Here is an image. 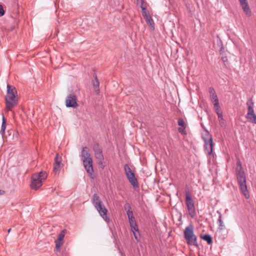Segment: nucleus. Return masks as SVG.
<instances>
[{
  "label": "nucleus",
  "mask_w": 256,
  "mask_h": 256,
  "mask_svg": "<svg viewBox=\"0 0 256 256\" xmlns=\"http://www.w3.org/2000/svg\"><path fill=\"white\" fill-rule=\"evenodd\" d=\"M86 147H84L81 152L82 160L87 172L92 178L94 169L92 166V160L90 154L87 150Z\"/></svg>",
  "instance_id": "20e7f679"
},
{
  "label": "nucleus",
  "mask_w": 256,
  "mask_h": 256,
  "mask_svg": "<svg viewBox=\"0 0 256 256\" xmlns=\"http://www.w3.org/2000/svg\"><path fill=\"white\" fill-rule=\"evenodd\" d=\"M202 238L207 242L208 244H210L212 242V240L211 236L209 234H205L202 236Z\"/></svg>",
  "instance_id": "412c9836"
},
{
  "label": "nucleus",
  "mask_w": 256,
  "mask_h": 256,
  "mask_svg": "<svg viewBox=\"0 0 256 256\" xmlns=\"http://www.w3.org/2000/svg\"><path fill=\"white\" fill-rule=\"evenodd\" d=\"M124 170L129 182L132 186L133 188H138V180L135 176L134 174L132 172L131 168L128 164H124Z\"/></svg>",
  "instance_id": "0eeeda50"
},
{
  "label": "nucleus",
  "mask_w": 256,
  "mask_h": 256,
  "mask_svg": "<svg viewBox=\"0 0 256 256\" xmlns=\"http://www.w3.org/2000/svg\"><path fill=\"white\" fill-rule=\"evenodd\" d=\"M6 128V120L4 118V114H2V124L1 130H0V133L2 135H3L4 134Z\"/></svg>",
  "instance_id": "6ab92c4d"
},
{
  "label": "nucleus",
  "mask_w": 256,
  "mask_h": 256,
  "mask_svg": "<svg viewBox=\"0 0 256 256\" xmlns=\"http://www.w3.org/2000/svg\"><path fill=\"white\" fill-rule=\"evenodd\" d=\"M7 92L5 98L6 108L8 110H12V108L17 104V100L16 98V90L14 87L7 84Z\"/></svg>",
  "instance_id": "f03ea898"
},
{
  "label": "nucleus",
  "mask_w": 256,
  "mask_h": 256,
  "mask_svg": "<svg viewBox=\"0 0 256 256\" xmlns=\"http://www.w3.org/2000/svg\"><path fill=\"white\" fill-rule=\"evenodd\" d=\"M92 202L100 215L106 221H107V220H109V218L107 216L108 210L106 208L100 197L96 194H94L93 195Z\"/></svg>",
  "instance_id": "7ed1b4c3"
},
{
  "label": "nucleus",
  "mask_w": 256,
  "mask_h": 256,
  "mask_svg": "<svg viewBox=\"0 0 256 256\" xmlns=\"http://www.w3.org/2000/svg\"><path fill=\"white\" fill-rule=\"evenodd\" d=\"M141 8H142V14L144 18L150 16L147 10L145 7H144L142 6Z\"/></svg>",
  "instance_id": "5701e85b"
},
{
  "label": "nucleus",
  "mask_w": 256,
  "mask_h": 256,
  "mask_svg": "<svg viewBox=\"0 0 256 256\" xmlns=\"http://www.w3.org/2000/svg\"><path fill=\"white\" fill-rule=\"evenodd\" d=\"M47 177L46 172H40L39 173L34 174L32 176L31 188L34 190H37L42 186V182Z\"/></svg>",
  "instance_id": "39448f33"
},
{
  "label": "nucleus",
  "mask_w": 256,
  "mask_h": 256,
  "mask_svg": "<svg viewBox=\"0 0 256 256\" xmlns=\"http://www.w3.org/2000/svg\"><path fill=\"white\" fill-rule=\"evenodd\" d=\"M178 124L181 127L178 128V131L179 132L182 134H186L185 129L186 128V124L184 120L182 118H179L178 120Z\"/></svg>",
  "instance_id": "2eb2a0df"
},
{
  "label": "nucleus",
  "mask_w": 256,
  "mask_h": 256,
  "mask_svg": "<svg viewBox=\"0 0 256 256\" xmlns=\"http://www.w3.org/2000/svg\"><path fill=\"white\" fill-rule=\"evenodd\" d=\"M236 165V178L240 190L245 198H250V194L246 184V174L240 160H237Z\"/></svg>",
  "instance_id": "f257e3e1"
},
{
  "label": "nucleus",
  "mask_w": 256,
  "mask_h": 256,
  "mask_svg": "<svg viewBox=\"0 0 256 256\" xmlns=\"http://www.w3.org/2000/svg\"><path fill=\"white\" fill-rule=\"evenodd\" d=\"M126 214L128 216V218L134 217V214L132 211V210H127Z\"/></svg>",
  "instance_id": "c85d7f7f"
},
{
  "label": "nucleus",
  "mask_w": 256,
  "mask_h": 256,
  "mask_svg": "<svg viewBox=\"0 0 256 256\" xmlns=\"http://www.w3.org/2000/svg\"><path fill=\"white\" fill-rule=\"evenodd\" d=\"M186 204L188 211L189 215L193 218L196 215L195 206L191 194L189 192H186Z\"/></svg>",
  "instance_id": "1a4fd4ad"
},
{
  "label": "nucleus",
  "mask_w": 256,
  "mask_h": 256,
  "mask_svg": "<svg viewBox=\"0 0 256 256\" xmlns=\"http://www.w3.org/2000/svg\"><path fill=\"white\" fill-rule=\"evenodd\" d=\"M61 166L58 164H54L53 171L55 174H58L59 173V172L60 170Z\"/></svg>",
  "instance_id": "b1692460"
},
{
  "label": "nucleus",
  "mask_w": 256,
  "mask_h": 256,
  "mask_svg": "<svg viewBox=\"0 0 256 256\" xmlns=\"http://www.w3.org/2000/svg\"><path fill=\"white\" fill-rule=\"evenodd\" d=\"M56 243V252H60V249L62 245L63 244L62 241H59L58 240H56L55 242Z\"/></svg>",
  "instance_id": "4be33fe9"
},
{
  "label": "nucleus",
  "mask_w": 256,
  "mask_h": 256,
  "mask_svg": "<svg viewBox=\"0 0 256 256\" xmlns=\"http://www.w3.org/2000/svg\"><path fill=\"white\" fill-rule=\"evenodd\" d=\"M218 212L220 214V216H219V217H218V225H219V229H220V230H222L224 228V222L222 220V216L220 214V212Z\"/></svg>",
  "instance_id": "aec40b11"
},
{
  "label": "nucleus",
  "mask_w": 256,
  "mask_h": 256,
  "mask_svg": "<svg viewBox=\"0 0 256 256\" xmlns=\"http://www.w3.org/2000/svg\"><path fill=\"white\" fill-rule=\"evenodd\" d=\"M4 12L2 6L0 5V16H3L4 14Z\"/></svg>",
  "instance_id": "7c9ffc66"
},
{
  "label": "nucleus",
  "mask_w": 256,
  "mask_h": 256,
  "mask_svg": "<svg viewBox=\"0 0 256 256\" xmlns=\"http://www.w3.org/2000/svg\"><path fill=\"white\" fill-rule=\"evenodd\" d=\"M66 105L68 108H76L78 106L76 96L74 94H70L66 100Z\"/></svg>",
  "instance_id": "f8f14e48"
},
{
  "label": "nucleus",
  "mask_w": 256,
  "mask_h": 256,
  "mask_svg": "<svg viewBox=\"0 0 256 256\" xmlns=\"http://www.w3.org/2000/svg\"><path fill=\"white\" fill-rule=\"evenodd\" d=\"M214 108H215V111H216V114H220V113L222 112L220 110V106H218V107H214Z\"/></svg>",
  "instance_id": "2f4dec72"
},
{
  "label": "nucleus",
  "mask_w": 256,
  "mask_h": 256,
  "mask_svg": "<svg viewBox=\"0 0 256 256\" xmlns=\"http://www.w3.org/2000/svg\"><path fill=\"white\" fill-rule=\"evenodd\" d=\"M65 236V230H63L61 232L58 234V238L57 240L59 241H62Z\"/></svg>",
  "instance_id": "393cba45"
},
{
  "label": "nucleus",
  "mask_w": 256,
  "mask_h": 256,
  "mask_svg": "<svg viewBox=\"0 0 256 256\" xmlns=\"http://www.w3.org/2000/svg\"><path fill=\"white\" fill-rule=\"evenodd\" d=\"M204 147L208 154H211L213 150L212 138L210 137L208 140H204Z\"/></svg>",
  "instance_id": "ddd939ff"
},
{
  "label": "nucleus",
  "mask_w": 256,
  "mask_h": 256,
  "mask_svg": "<svg viewBox=\"0 0 256 256\" xmlns=\"http://www.w3.org/2000/svg\"><path fill=\"white\" fill-rule=\"evenodd\" d=\"M10 230H11V228L8 229V233H10Z\"/></svg>",
  "instance_id": "72a5a7b5"
},
{
  "label": "nucleus",
  "mask_w": 256,
  "mask_h": 256,
  "mask_svg": "<svg viewBox=\"0 0 256 256\" xmlns=\"http://www.w3.org/2000/svg\"><path fill=\"white\" fill-rule=\"evenodd\" d=\"M221 58L222 62H226L228 61V58L226 56H222Z\"/></svg>",
  "instance_id": "473e14b6"
},
{
  "label": "nucleus",
  "mask_w": 256,
  "mask_h": 256,
  "mask_svg": "<svg viewBox=\"0 0 256 256\" xmlns=\"http://www.w3.org/2000/svg\"><path fill=\"white\" fill-rule=\"evenodd\" d=\"M94 80H93V86L94 88V90L96 92H99L100 82H98V80L96 74H94Z\"/></svg>",
  "instance_id": "dca6fc26"
},
{
  "label": "nucleus",
  "mask_w": 256,
  "mask_h": 256,
  "mask_svg": "<svg viewBox=\"0 0 256 256\" xmlns=\"http://www.w3.org/2000/svg\"><path fill=\"white\" fill-rule=\"evenodd\" d=\"M94 156L98 161V164L102 169H104L105 167V164L102 150L99 148L98 146H94Z\"/></svg>",
  "instance_id": "9d476101"
},
{
  "label": "nucleus",
  "mask_w": 256,
  "mask_h": 256,
  "mask_svg": "<svg viewBox=\"0 0 256 256\" xmlns=\"http://www.w3.org/2000/svg\"><path fill=\"white\" fill-rule=\"evenodd\" d=\"M184 237L188 244L198 246L196 236L194 233V226L190 224L186 226L184 231Z\"/></svg>",
  "instance_id": "423d86ee"
},
{
  "label": "nucleus",
  "mask_w": 256,
  "mask_h": 256,
  "mask_svg": "<svg viewBox=\"0 0 256 256\" xmlns=\"http://www.w3.org/2000/svg\"><path fill=\"white\" fill-rule=\"evenodd\" d=\"M54 164H58L62 166L61 160L60 158H58V155L56 154L54 158Z\"/></svg>",
  "instance_id": "a878e982"
},
{
  "label": "nucleus",
  "mask_w": 256,
  "mask_h": 256,
  "mask_svg": "<svg viewBox=\"0 0 256 256\" xmlns=\"http://www.w3.org/2000/svg\"><path fill=\"white\" fill-rule=\"evenodd\" d=\"M144 19L147 24H149L150 28L154 30V24L150 16L144 18Z\"/></svg>",
  "instance_id": "a211bd4d"
},
{
  "label": "nucleus",
  "mask_w": 256,
  "mask_h": 256,
  "mask_svg": "<svg viewBox=\"0 0 256 256\" xmlns=\"http://www.w3.org/2000/svg\"><path fill=\"white\" fill-rule=\"evenodd\" d=\"M212 102L213 103L214 107H218V106H220L218 98L212 100Z\"/></svg>",
  "instance_id": "cd10ccee"
},
{
  "label": "nucleus",
  "mask_w": 256,
  "mask_h": 256,
  "mask_svg": "<svg viewBox=\"0 0 256 256\" xmlns=\"http://www.w3.org/2000/svg\"><path fill=\"white\" fill-rule=\"evenodd\" d=\"M124 209L126 210H132V208L129 204H126L124 206Z\"/></svg>",
  "instance_id": "c756f323"
},
{
  "label": "nucleus",
  "mask_w": 256,
  "mask_h": 256,
  "mask_svg": "<svg viewBox=\"0 0 256 256\" xmlns=\"http://www.w3.org/2000/svg\"><path fill=\"white\" fill-rule=\"evenodd\" d=\"M240 4L243 9L244 12L248 16H251V11L248 6V2L246 0H239Z\"/></svg>",
  "instance_id": "4468645a"
},
{
  "label": "nucleus",
  "mask_w": 256,
  "mask_h": 256,
  "mask_svg": "<svg viewBox=\"0 0 256 256\" xmlns=\"http://www.w3.org/2000/svg\"><path fill=\"white\" fill-rule=\"evenodd\" d=\"M128 218L131 230L134 235V238L137 241H138L140 238V233L135 218L134 216Z\"/></svg>",
  "instance_id": "9b49d317"
},
{
  "label": "nucleus",
  "mask_w": 256,
  "mask_h": 256,
  "mask_svg": "<svg viewBox=\"0 0 256 256\" xmlns=\"http://www.w3.org/2000/svg\"><path fill=\"white\" fill-rule=\"evenodd\" d=\"M218 115V120L220 122V123H224V118H223V116H222V113H220V114H217Z\"/></svg>",
  "instance_id": "bb28decb"
},
{
  "label": "nucleus",
  "mask_w": 256,
  "mask_h": 256,
  "mask_svg": "<svg viewBox=\"0 0 256 256\" xmlns=\"http://www.w3.org/2000/svg\"><path fill=\"white\" fill-rule=\"evenodd\" d=\"M248 113L246 118L249 120L252 123L256 124V115L254 111V103L252 98L248 100L246 102Z\"/></svg>",
  "instance_id": "6e6552de"
},
{
  "label": "nucleus",
  "mask_w": 256,
  "mask_h": 256,
  "mask_svg": "<svg viewBox=\"0 0 256 256\" xmlns=\"http://www.w3.org/2000/svg\"><path fill=\"white\" fill-rule=\"evenodd\" d=\"M208 92L211 101L218 98L217 94L214 88L212 87L208 88Z\"/></svg>",
  "instance_id": "f3484780"
},
{
  "label": "nucleus",
  "mask_w": 256,
  "mask_h": 256,
  "mask_svg": "<svg viewBox=\"0 0 256 256\" xmlns=\"http://www.w3.org/2000/svg\"><path fill=\"white\" fill-rule=\"evenodd\" d=\"M2 194V190H0V194Z\"/></svg>",
  "instance_id": "f704fd0d"
}]
</instances>
